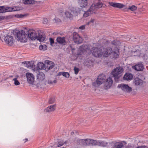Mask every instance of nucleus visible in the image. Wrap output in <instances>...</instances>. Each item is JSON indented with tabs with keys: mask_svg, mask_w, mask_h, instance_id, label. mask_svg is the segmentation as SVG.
Segmentation results:
<instances>
[{
	"mask_svg": "<svg viewBox=\"0 0 148 148\" xmlns=\"http://www.w3.org/2000/svg\"><path fill=\"white\" fill-rule=\"evenodd\" d=\"M94 139L90 138L79 139L77 140L78 145L82 146H94Z\"/></svg>",
	"mask_w": 148,
	"mask_h": 148,
	"instance_id": "f257e3e1",
	"label": "nucleus"
},
{
	"mask_svg": "<svg viewBox=\"0 0 148 148\" xmlns=\"http://www.w3.org/2000/svg\"><path fill=\"white\" fill-rule=\"evenodd\" d=\"M16 39L21 42H25L27 40V35L23 30H21L18 32L15 36Z\"/></svg>",
	"mask_w": 148,
	"mask_h": 148,
	"instance_id": "f03ea898",
	"label": "nucleus"
},
{
	"mask_svg": "<svg viewBox=\"0 0 148 148\" xmlns=\"http://www.w3.org/2000/svg\"><path fill=\"white\" fill-rule=\"evenodd\" d=\"M123 71V68L118 66L114 69L112 72V74L115 78H118L122 74Z\"/></svg>",
	"mask_w": 148,
	"mask_h": 148,
	"instance_id": "7ed1b4c3",
	"label": "nucleus"
},
{
	"mask_svg": "<svg viewBox=\"0 0 148 148\" xmlns=\"http://www.w3.org/2000/svg\"><path fill=\"white\" fill-rule=\"evenodd\" d=\"M126 143L125 141L111 142L109 143L108 147V148H123Z\"/></svg>",
	"mask_w": 148,
	"mask_h": 148,
	"instance_id": "20e7f679",
	"label": "nucleus"
},
{
	"mask_svg": "<svg viewBox=\"0 0 148 148\" xmlns=\"http://www.w3.org/2000/svg\"><path fill=\"white\" fill-rule=\"evenodd\" d=\"M103 4L101 2H99L95 4H92L89 9L92 14L95 13L97 9L100 8L102 6Z\"/></svg>",
	"mask_w": 148,
	"mask_h": 148,
	"instance_id": "39448f33",
	"label": "nucleus"
},
{
	"mask_svg": "<svg viewBox=\"0 0 148 148\" xmlns=\"http://www.w3.org/2000/svg\"><path fill=\"white\" fill-rule=\"evenodd\" d=\"M91 51L92 55L96 57H99L102 55L103 52L100 48L93 47L92 48Z\"/></svg>",
	"mask_w": 148,
	"mask_h": 148,
	"instance_id": "423d86ee",
	"label": "nucleus"
},
{
	"mask_svg": "<svg viewBox=\"0 0 148 148\" xmlns=\"http://www.w3.org/2000/svg\"><path fill=\"white\" fill-rule=\"evenodd\" d=\"M118 87L120 88L124 92L126 93H130L132 90V88L130 87L128 85L124 84H119Z\"/></svg>",
	"mask_w": 148,
	"mask_h": 148,
	"instance_id": "0eeeda50",
	"label": "nucleus"
},
{
	"mask_svg": "<svg viewBox=\"0 0 148 148\" xmlns=\"http://www.w3.org/2000/svg\"><path fill=\"white\" fill-rule=\"evenodd\" d=\"M38 32L33 29L29 30L28 32V36L32 40L36 39Z\"/></svg>",
	"mask_w": 148,
	"mask_h": 148,
	"instance_id": "6e6552de",
	"label": "nucleus"
},
{
	"mask_svg": "<svg viewBox=\"0 0 148 148\" xmlns=\"http://www.w3.org/2000/svg\"><path fill=\"white\" fill-rule=\"evenodd\" d=\"M108 145V143L106 141L94 140V146H98L105 147H106Z\"/></svg>",
	"mask_w": 148,
	"mask_h": 148,
	"instance_id": "1a4fd4ad",
	"label": "nucleus"
},
{
	"mask_svg": "<svg viewBox=\"0 0 148 148\" xmlns=\"http://www.w3.org/2000/svg\"><path fill=\"white\" fill-rule=\"evenodd\" d=\"M73 40L74 42L77 44H80L82 42V38L76 32L73 33Z\"/></svg>",
	"mask_w": 148,
	"mask_h": 148,
	"instance_id": "9d476101",
	"label": "nucleus"
},
{
	"mask_svg": "<svg viewBox=\"0 0 148 148\" xmlns=\"http://www.w3.org/2000/svg\"><path fill=\"white\" fill-rule=\"evenodd\" d=\"M69 11H70L75 16L78 15L80 11L81 10V9L78 7H73L70 6L68 8Z\"/></svg>",
	"mask_w": 148,
	"mask_h": 148,
	"instance_id": "9b49d317",
	"label": "nucleus"
},
{
	"mask_svg": "<svg viewBox=\"0 0 148 148\" xmlns=\"http://www.w3.org/2000/svg\"><path fill=\"white\" fill-rule=\"evenodd\" d=\"M4 40L6 43L10 46L12 45L14 43V39L13 37L11 36H6Z\"/></svg>",
	"mask_w": 148,
	"mask_h": 148,
	"instance_id": "f8f14e48",
	"label": "nucleus"
},
{
	"mask_svg": "<svg viewBox=\"0 0 148 148\" xmlns=\"http://www.w3.org/2000/svg\"><path fill=\"white\" fill-rule=\"evenodd\" d=\"M28 82L31 84H32L34 81V76L33 74L29 73H27L26 74Z\"/></svg>",
	"mask_w": 148,
	"mask_h": 148,
	"instance_id": "ddd939ff",
	"label": "nucleus"
},
{
	"mask_svg": "<svg viewBox=\"0 0 148 148\" xmlns=\"http://www.w3.org/2000/svg\"><path fill=\"white\" fill-rule=\"evenodd\" d=\"M132 68L138 71H142L144 69V67L142 63L140 62L133 66Z\"/></svg>",
	"mask_w": 148,
	"mask_h": 148,
	"instance_id": "4468645a",
	"label": "nucleus"
},
{
	"mask_svg": "<svg viewBox=\"0 0 148 148\" xmlns=\"http://www.w3.org/2000/svg\"><path fill=\"white\" fill-rule=\"evenodd\" d=\"M70 11H66L64 12V19L68 21L73 19V15L70 12Z\"/></svg>",
	"mask_w": 148,
	"mask_h": 148,
	"instance_id": "2eb2a0df",
	"label": "nucleus"
},
{
	"mask_svg": "<svg viewBox=\"0 0 148 148\" xmlns=\"http://www.w3.org/2000/svg\"><path fill=\"white\" fill-rule=\"evenodd\" d=\"M109 4L110 5L114 7L117 8H122L125 6V5L121 3L112 2H109Z\"/></svg>",
	"mask_w": 148,
	"mask_h": 148,
	"instance_id": "dca6fc26",
	"label": "nucleus"
},
{
	"mask_svg": "<svg viewBox=\"0 0 148 148\" xmlns=\"http://www.w3.org/2000/svg\"><path fill=\"white\" fill-rule=\"evenodd\" d=\"M88 46L87 45H82L80 47L77 55H81L85 51H87Z\"/></svg>",
	"mask_w": 148,
	"mask_h": 148,
	"instance_id": "f3484780",
	"label": "nucleus"
},
{
	"mask_svg": "<svg viewBox=\"0 0 148 148\" xmlns=\"http://www.w3.org/2000/svg\"><path fill=\"white\" fill-rule=\"evenodd\" d=\"M68 143L67 141H64L63 140H60L58 141V143L56 145H55V147L56 148H61V147L64 145H67ZM66 147H63L61 148H65Z\"/></svg>",
	"mask_w": 148,
	"mask_h": 148,
	"instance_id": "a211bd4d",
	"label": "nucleus"
},
{
	"mask_svg": "<svg viewBox=\"0 0 148 148\" xmlns=\"http://www.w3.org/2000/svg\"><path fill=\"white\" fill-rule=\"evenodd\" d=\"M106 79V77L105 75L103 74H101L99 76L97 80L99 84H101L105 81Z\"/></svg>",
	"mask_w": 148,
	"mask_h": 148,
	"instance_id": "6ab92c4d",
	"label": "nucleus"
},
{
	"mask_svg": "<svg viewBox=\"0 0 148 148\" xmlns=\"http://www.w3.org/2000/svg\"><path fill=\"white\" fill-rule=\"evenodd\" d=\"M143 81L138 78H135L134 80V83L136 86H141L143 84Z\"/></svg>",
	"mask_w": 148,
	"mask_h": 148,
	"instance_id": "aec40b11",
	"label": "nucleus"
},
{
	"mask_svg": "<svg viewBox=\"0 0 148 148\" xmlns=\"http://www.w3.org/2000/svg\"><path fill=\"white\" fill-rule=\"evenodd\" d=\"M112 83L113 81L111 78L109 77L107 78L105 84L106 88H109L112 86Z\"/></svg>",
	"mask_w": 148,
	"mask_h": 148,
	"instance_id": "412c9836",
	"label": "nucleus"
},
{
	"mask_svg": "<svg viewBox=\"0 0 148 148\" xmlns=\"http://www.w3.org/2000/svg\"><path fill=\"white\" fill-rule=\"evenodd\" d=\"M54 65V63L51 61H47L46 62L45 66V68L48 70L51 69L53 68Z\"/></svg>",
	"mask_w": 148,
	"mask_h": 148,
	"instance_id": "4be33fe9",
	"label": "nucleus"
},
{
	"mask_svg": "<svg viewBox=\"0 0 148 148\" xmlns=\"http://www.w3.org/2000/svg\"><path fill=\"white\" fill-rule=\"evenodd\" d=\"M56 105H51L44 110V111L45 112H51L54 111L56 109Z\"/></svg>",
	"mask_w": 148,
	"mask_h": 148,
	"instance_id": "5701e85b",
	"label": "nucleus"
},
{
	"mask_svg": "<svg viewBox=\"0 0 148 148\" xmlns=\"http://www.w3.org/2000/svg\"><path fill=\"white\" fill-rule=\"evenodd\" d=\"M78 3L79 6L82 8H85L88 4L87 0H78Z\"/></svg>",
	"mask_w": 148,
	"mask_h": 148,
	"instance_id": "b1692460",
	"label": "nucleus"
},
{
	"mask_svg": "<svg viewBox=\"0 0 148 148\" xmlns=\"http://www.w3.org/2000/svg\"><path fill=\"white\" fill-rule=\"evenodd\" d=\"M56 40L58 43L61 45H65L66 44V42L64 37H58L56 39Z\"/></svg>",
	"mask_w": 148,
	"mask_h": 148,
	"instance_id": "393cba45",
	"label": "nucleus"
},
{
	"mask_svg": "<svg viewBox=\"0 0 148 148\" xmlns=\"http://www.w3.org/2000/svg\"><path fill=\"white\" fill-rule=\"evenodd\" d=\"M119 52L117 48H116L112 52L110 57L112 58H117L119 56Z\"/></svg>",
	"mask_w": 148,
	"mask_h": 148,
	"instance_id": "a878e982",
	"label": "nucleus"
},
{
	"mask_svg": "<svg viewBox=\"0 0 148 148\" xmlns=\"http://www.w3.org/2000/svg\"><path fill=\"white\" fill-rule=\"evenodd\" d=\"M45 75L42 72H39L37 75V79L39 81H42L45 78Z\"/></svg>",
	"mask_w": 148,
	"mask_h": 148,
	"instance_id": "bb28decb",
	"label": "nucleus"
},
{
	"mask_svg": "<svg viewBox=\"0 0 148 148\" xmlns=\"http://www.w3.org/2000/svg\"><path fill=\"white\" fill-rule=\"evenodd\" d=\"M45 38V36L44 34L40 33L38 34L36 39L40 41H43Z\"/></svg>",
	"mask_w": 148,
	"mask_h": 148,
	"instance_id": "cd10ccee",
	"label": "nucleus"
},
{
	"mask_svg": "<svg viewBox=\"0 0 148 148\" xmlns=\"http://www.w3.org/2000/svg\"><path fill=\"white\" fill-rule=\"evenodd\" d=\"M133 77V75L130 73H126L124 75L123 79L124 80H131Z\"/></svg>",
	"mask_w": 148,
	"mask_h": 148,
	"instance_id": "c85d7f7f",
	"label": "nucleus"
},
{
	"mask_svg": "<svg viewBox=\"0 0 148 148\" xmlns=\"http://www.w3.org/2000/svg\"><path fill=\"white\" fill-rule=\"evenodd\" d=\"M57 82L56 79L55 78H50L48 80V83L50 85H53Z\"/></svg>",
	"mask_w": 148,
	"mask_h": 148,
	"instance_id": "c756f323",
	"label": "nucleus"
},
{
	"mask_svg": "<svg viewBox=\"0 0 148 148\" xmlns=\"http://www.w3.org/2000/svg\"><path fill=\"white\" fill-rule=\"evenodd\" d=\"M19 78V76L18 75L15 76L14 78L13 79V80L14 81V84L16 86H17L20 84V83L18 80Z\"/></svg>",
	"mask_w": 148,
	"mask_h": 148,
	"instance_id": "7c9ffc66",
	"label": "nucleus"
},
{
	"mask_svg": "<svg viewBox=\"0 0 148 148\" xmlns=\"http://www.w3.org/2000/svg\"><path fill=\"white\" fill-rule=\"evenodd\" d=\"M85 65L87 66H90L92 65L93 63L92 60L89 59H88L85 60Z\"/></svg>",
	"mask_w": 148,
	"mask_h": 148,
	"instance_id": "2f4dec72",
	"label": "nucleus"
},
{
	"mask_svg": "<svg viewBox=\"0 0 148 148\" xmlns=\"http://www.w3.org/2000/svg\"><path fill=\"white\" fill-rule=\"evenodd\" d=\"M45 65L43 63L40 62L38 63L37 67L40 69H42L45 68Z\"/></svg>",
	"mask_w": 148,
	"mask_h": 148,
	"instance_id": "473e14b6",
	"label": "nucleus"
},
{
	"mask_svg": "<svg viewBox=\"0 0 148 148\" xmlns=\"http://www.w3.org/2000/svg\"><path fill=\"white\" fill-rule=\"evenodd\" d=\"M92 14V13L91 12H90L89 10H88L87 11L84 12L83 14V16L84 18H86L90 16Z\"/></svg>",
	"mask_w": 148,
	"mask_h": 148,
	"instance_id": "72a5a7b5",
	"label": "nucleus"
},
{
	"mask_svg": "<svg viewBox=\"0 0 148 148\" xmlns=\"http://www.w3.org/2000/svg\"><path fill=\"white\" fill-rule=\"evenodd\" d=\"M143 58L144 61L147 64H148V53L145 54L143 57Z\"/></svg>",
	"mask_w": 148,
	"mask_h": 148,
	"instance_id": "f704fd0d",
	"label": "nucleus"
},
{
	"mask_svg": "<svg viewBox=\"0 0 148 148\" xmlns=\"http://www.w3.org/2000/svg\"><path fill=\"white\" fill-rule=\"evenodd\" d=\"M132 51V53L134 54V56H138L139 55L140 53V51L139 50L133 49Z\"/></svg>",
	"mask_w": 148,
	"mask_h": 148,
	"instance_id": "c9c22d12",
	"label": "nucleus"
},
{
	"mask_svg": "<svg viewBox=\"0 0 148 148\" xmlns=\"http://www.w3.org/2000/svg\"><path fill=\"white\" fill-rule=\"evenodd\" d=\"M126 8L133 12L137 10V7L135 5H132L131 6H129Z\"/></svg>",
	"mask_w": 148,
	"mask_h": 148,
	"instance_id": "e433bc0d",
	"label": "nucleus"
},
{
	"mask_svg": "<svg viewBox=\"0 0 148 148\" xmlns=\"http://www.w3.org/2000/svg\"><path fill=\"white\" fill-rule=\"evenodd\" d=\"M24 3L27 4L35 3V1L33 0H24Z\"/></svg>",
	"mask_w": 148,
	"mask_h": 148,
	"instance_id": "4c0bfd02",
	"label": "nucleus"
},
{
	"mask_svg": "<svg viewBox=\"0 0 148 148\" xmlns=\"http://www.w3.org/2000/svg\"><path fill=\"white\" fill-rule=\"evenodd\" d=\"M39 49L40 50L45 51L47 49V46L45 45H40L39 46Z\"/></svg>",
	"mask_w": 148,
	"mask_h": 148,
	"instance_id": "58836bf2",
	"label": "nucleus"
},
{
	"mask_svg": "<svg viewBox=\"0 0 148 148\" xmlns=\"http://www.w3.org/2000/svg\"><path fill=\"white\" fill-rule=\"evenodd\" d=\"M105 51H106L107 52L110 56H111V53L112 52V49L111 48L108 47L105 49Z\"/></svg>",
	"mask_w": 148,
	"mask_h": 148,
	"instance_id": "ea45409f",
	"label": "nucleus"
},
{
	"mask_svg": "<svg viewBox=\"0 0 148 148\" xmlns=\"http://www.w3.org/2000/svg\"><path fill=\"white\" fill-rule=\"evenodd\" d=\"M95 19L94 18H91L90 20V21L87 24L88 25H92L94 22L95 21Z\"/></svg>",
	"mask_w": 148,
	"mask_h": 148,
	"instance_id": "a19ab883",
	"label": "nucleus"
},
{
	"mask_svg": "<svg viewBox=\"0 0 148 148\" xmlns=\"http://www.w3.org/2000/svg\"><path fill=\"white\" fill-rule=\"evenodd\" d=\"M55 97L51 98L48 101V103L49 104H52L55 101Z\"/></svg>",
	"mask_w": 148,
	"mask_h": 148,
	"instance_id": "79ce46f5",
	"label": "nucleus"
},
{
	"mask_svg": "<svg viewBox=\"0 0 148 148\" xmlns=\"http://www.w3.org/2000/svg\"><path fill=\"white\" fill-rule=\"evenodd\" d=\"M62 75L67 78H69L70 76V74L67 72H63L62 73Z\"/></svg>",
	"mask_w": 148,
	"mask_h": 148,
	"instance_id": "37998d69",
	"label": "nucleus"
},
{
	"mask_svg": "<svg viewBox=\"0 0 148 148\" xmlns=\"http://www.w3.org/2000/svg\"><path fill=\"white\" fill-rule=\"evenodd\" d=\"M5 7L4 6H0V13L5 12Z\"/></svg>",
	"mask_w": 148,
	"mask_h": 148,
	"instance_id": "c03bdc74",
	"label": "nucleus"
},
{
	"mask_svg": "<svg viewBox=\"0 0 148 148\" xmlns=\"http://www.w3.org/2000/svg\"><path fill=\"white\" fill-rule=\"evenodd\" d=\"M20 9L19 8L17 7H11V10L12 11H18Z\"/></svg>",
	"mask_w": 148,
	"mask_h": 148,
	"instance_id": "a18cd8bd",
	"label": "nucleus"
},
{
	"mask_svg": "<svg viewBox=\"0 0 148 148\" xmlns=\"http://www.w3.org/2000/svg\"><path fill=\"white\" fill-rule=\"evenodd\" d=\"M8 17V16H0V21L3 20H6L7 19Z\"/></svg>",
	"mask_w": 148,
	"mask_h": 148,
	"instance_id": "49530a36",
	"label": "nucleus"
},
{
	"mask_svg": "<svg viewBox=\"0 0 148 148\" xmlns=\"http://www.w3.org/2000/svg\"><path fill=\"white\" fill-rule=\"evenodd\" d=\"M92 85L95 87H97L99 86L100 84H99L97 81V80L96 82H93L92 84Z\"/></svg>",
	"mask_w": 148,
	"mask_h": 148,
	"instance_id": "de8ad7c7",
	"label": "nucleus"
},
{
	"mask_svg": "<svg viewBox=\"0 0 148 148\" xmlns=\"http://www.w3.org/2000/svg\"><path fill=\"white\" fill-rule=\"evenodd\" d=\"M74 73L76 74L77 75L78 74V73L79 72V69L76 67H75L74 68Z\"/></svg>",
	"mask_w": 148,
	"mask_h": 148,
	"instance_id": "09e8293b",
	"label": "nucleus"
},
{
	"mask_svg": "<svg viewBox=\"0 0 148 148\" xmlns=\"http://www.w3.org/2000/svg\"><path fill=\"white\" fill-rule=\"evenodd\" d=\"M24 16V15L22 14H17L15 15V16L17 18H23Z\"/></svg>",
	"mask_w": 148,
	"mask_h": 148,
	"instance_id": "8fccbe9b",
	"label": "nucleus"
},
{
	"mask_svg": "<svg viewBox=\"0 0 148 148\" xmlns=\"http://www.w3.org/2000/svg\"><path fill=\"white\" fill-rule=\"evenodd\" d=\"M5 12H12L11 7H5Z\"/></svg>",
	"mask_w": 148,
	"mask_h": 148,
	"instance_id": "3c124183",
	"label": "nucleus"
},
{
	"mask_svg": "<svg viewBox=\"0 0 148 148\" xmlns=\"http://www.w3.org/2000/svg\"><path fill=\"white\" fill-rule=\"evenodd\" d=\"M102 55H103V56L105 57H108L109 55L107 52L106 51H104V52H103Z\"/></svg>",
	"mask_w": 148,
	"mask_h": 148,
	"instance_id": "603ef678",
	"label": "nucleus"
},
{
	"mask_svg": "<svg viewBox=\"0 0 148 148\" xmlns=\"http://www.w3.org/2000/svg\"><path fill=\"white\" fill-rule=\"evenodd\" d=\"M135 148H148V146L145 145H142L136 147Z\"/></svg>",
	"mask_w": 148,
	"mask_h": 148,
	"instance_id": "864d4df0",
	"label": "nucleus"
},
{
	"mask_svg": "<svg viewBox=\"0 0 148 148\" xmlns=\"http://www.w3.org/2000/svg\"><path fill=\"white\" fill-rule=\"evenodd\" d=\"M42 21L44 24H46L48 23V20L46 18H44Z\"/></svg>",
	"mask_w": 148,
	"mask_h": 148,
	"instance_id": "5fc2aeb1",
	"label": "nucleus"
},
{
	"mask_svg": "<svg viewBox=\"0 0 148 148\" xmlns=\"http://www.w3.org/2000/svg\"><path fill=\"white\" fill-rule=\"evenodd\" d=\"M134 146L132 145L131 144H128V145L126 146L125 148H132Z\"/></svg>",
	"mask_w": 148,
	"mask_h": 148,
	"instance_id": "6e6d98bb",
	"label": "nucleus"
},
{
	"mask_svg": "<svg viewBox=\"0 0 148 148\" xmlns=\"http://www.w3.org/2000/svg\"><path fill=\"white\" fill-rule=\"evenodd\" d=\"M54 20L55 21V22L56 23H59L61 21L60 19L57 18H55Z\"/></svg>",
	"mask_w": 148,
	"mask_h": 148,
	"instance_id": "4d7b16f0",
	"label": "nucleus"
},
{
	"mask_svg": "<svg viewBox=\"0 0 148 148\" xmlns=\"http://www.w3.org/2000/svg\"><path fill=\"white\" fill-rule=\"evenodd\" d=\"M49 40H50L51 45H52V44L54 43V40L53 39L51 38H50Z\"/></svg>",
	"mask_w": 148,
	"mask_h": 148,
	"instance_id": "13d9d810",
	"label": "nucleus"
},
{
	"mask_svg": "<svg viewBox=\"0 0 148 148\" xmlns=\"http://www.w3.org/2000/svg\"><path fill=\"white\" fill-rule=\"evenodd\" d=\"M85 25H82L79 27V28L80 29L83 30L85 29Z\"/></svg>",
	"mask_w": 148,
	"mask_h": 148,
	"instance_id": "bf43d9fd",
	"label": "nucleus"
},
{
	"mask_svg": "<svg viewBox=\"0 0 148 148\" xmlns=\"http://www.w3.org/2000/svg\"><path fill=\"white\" fill-rule=\"evenodd\" d=\"M112 44L113 45H116L117 43L115 41H114L112 42Z\"/></svg>",
	"mask_w": 148,
	"mask_h": 148,
	"instance_id": "052dcab7",
	"label": "nucleus"
},
{
	"mask_svg": "<svg viewBox=\"0 0 148 148\" xmlns=\"http://www.w3.org/2000/svg\"><path fill=\"white\" fill-rule=\"evenodd\" d=\"M107 42V41L106 40L104 39V40H102V42L104 44H105V43H106Z\"/></svg>",
	"mask_w": 148,
	"mask_h": 148,
	"instance_id": "680f3d73",
	"label": "nucleus"
},
{
	"mask_svg": "<svg viewBox=\"0 0 148 148\" xmlns=\"http://www.w3.org/2000/svg\"><path fill=\"white\" fill-rule=\"evenodd\" d=\"M75 50V49L74 48H71V50L72 51V52L73 54H75L76 53L74 52V50Z\"/></svg>",
	"mask_w": 148,
	"mask_h": 148,
	"instance_id": "e2e57ef3",
	"label": "nucleus"
},
{
	"mask_svg": "<svg viewBox=\"0 0 148 148\" xmlns=\"http://www.w3.org/2000/svg\"><path fill=\"white\" fill-rule=\"evenodd\" d=\"M27 64H29L28 67L30 66V67H32V65H31V64H30V62H28Z\"/></svg>",
	"mask_w": 148,
	"mask_h": 148,
	"instance_id": "0e129e2a",
	"label": "nucleus"
},
{
	"mask_svg": "<svg viewBox=\"0 0 148 148\" xmlns=\"http://www.w3.org/2000/svg\"><path fill=\"white\" fill-rule=\"evenodd\" d=\"M63 72H60L58 73V75H62V73H63Z\"/></svg>",
	"mask_w": 148,
	"mask_h": 148,
	"instance_id": "69168bd1",
	"label": "nucleus"
},
{
	"mask_svg": "<svg viewBox=\"0 0 148 148\" xmlns=\"http://www.w3.org/2000/svg\"><path fill=\"white\" fill-rule=\"evenodd\" d=\"M25 140H26V141L25 142H26V141H28V139L27 138H26L25 139Z\"/></svg>",
	"mask_w": 148,
	"mask_h": 148,
	"instance_id": "338daca9",
	"label": "nucleus"
},
{
	"mask_svg": "<svg viewBox=\"0 0 148 148\" xmlns=\"http://www.w3.org/2000/svg\"><path fill=\"white\" fill-rule=\"evenodd\" d=\"M56 148V147H55V145L53 148Z\"/></svg>",
	"mask_w": 148,
	"mask_h": 148,
	"instance_id": "774afa93",
	"label": "nucleus"
}]
</instances>
